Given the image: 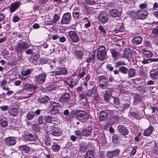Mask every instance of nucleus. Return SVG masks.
Segmentation results:
<instances>
[{
	"mask_svg": "<svg viewBox=\"0 0 158 158\" xmlns=\"http://www.w3.org/2000/svg\"><path fill=\"white\" fill-rule=\"evenodd\" d=\"M69 41L70 42L74 43L78 42L79 38L76 32L73 31H70L69 32Z\"/></svg>",
	"mask_w": 158,
	"mask_h": 158,
	"instance_id": "423d86ee",
	"label": "nucleus"
},
{
	"mask_svg": "<svg viewBox=\"0 0 158 158\" xmlns=\"http://www.w3.org/2000/svg\"><path fill=\"white\" fill-rule=\"evenodd\" d=\"M117 129L118 131L123 135H127L129 132V131L127 128L123 125L118 126Z\"/></svg>",
	"mask_w": 158,
	"mask_h": 158,
	"instance_id": "ddd939ff",
	"label": "nucleus"
},
{
	"mask_svg": "<svg viewBox=\"0 0 158 158\" xmlns=\"http://www.w3.org/2000/svg\"><path fill=\"white\" fill-rule=\"evenodd\" d=\"M153 128L151 126H149L148 128L145 129L143 133V135L144 136H149L152 133Z\"/></svg>",
	"mask_w": 158,
	"mask_h": 158,
	"instance_id": "bb28decb",
	"label": "nucleus"
},
{
	"mask_svg": "<svg viewBox=\"0 0 158 158\" xmlns=\"http://www.w3.org/2000/svg\"><path fill=\"white\" fill-rule=\"evenodd\" d=\"M76 135L78 136L79 138L81 139L82 138V133L80 131L77 130L75 131Z\"/></svg>",
	"mask_w": 158,
	"mask_h": 158,
	"instance_id": "680f3d73",
	"label": "nucleus"
},
{
	"mask_svg": "<svg viewBox=\"0 0 158 158\" xmlns=\"http://www.w3.org/2000/svg\"><path fill=\"white\" fill-rule=\"evenodd\" d=\"M27 89H36L37 87L33 84H27L26 85Z\"/></svg>",
	"mask_w": 158,
	"mask_h": 158,
	"instance_id": "3c124183",
	"label": "nucleus"
},
{
	"mask_svg": "<svg viewBox=\"0 0 158 158\" xmlns=\"http://www.w3.org/2000/svg\"><path fill=\"white\" fill-rule=\"evenodd\" d=\"M31 69H27L21 72V74L23 76H25L29 75L31 72Z\"/></svg>",
	"mask_w": 158,
	"mask_h": 158,
	"instance_id": "a19ab883",
	"label": "nucleus"
},
{
	"mask_svg": "<svg viewBox=\"0 0 158 158\" xmlns=\"http://www.w3.org/2000/svg\"><path fill=\"white\" fill-rule=\"evenodd\" d=\"M8 113L10 116L15 117L18 113V108L14 107H11L8 110Z\"/></svg>",
	"mask_w": 158,
	"mask_h": 158,
	"instance_id": "f3484780",
	"label": "nucleus"
},
{
	"mask_svg": "<svg viewBox=\"0 0 158 158\" xmlns=\"http://www.w3.org/2000/svg\"><path fill=\"white\" fill-rule=\"evenodd\" d=\"M94 151L92 150H89L87 151L85 156H94L93 154Z\"/></svg>",
	"mask_w": 158,
	"mask_h": 158,
	"instance_id": "4d7b16f0",
	"label": "nucleus"
},
{
	"mask_svg": "<svg viewBox=\"0 0 158 158\" xmlns=\"http://www.w3.org/2000/svg\"><path fill=\"white\" fill-rule=\"evenodd\" d=\"M85 3L90 5H93L95 4V2L94 0H85Z\"/></svg>",
	"mask_w": 158,
	"mask_h": 158,
	"instance_id": "5fc2aeb1",
	"label": "nucleus"
},
{
	"mask_svg": "<svg viewBox=\"0 0 158 158\" xmlns=\"http://www.w3.org/2000/svg\"><path fill=\"white\" fill-rule=\"evenodd\" d=\"M111 97V93L108 92L106 93L104 96V99L105 101H108Z\"/></svg>",
	"mask_w": 158,
	"mask_h": 158,
	"instance_id": "49530a36",
	"label": "nucleus"
},
{
	"mask_svg": "<svg viewBox=\"0 0 158 158\" xmlns=\"http://www.w3.org/2000/svg\"><path fill=\"white\" fill-rule=\"evenodd\" d=\"M152 151L155 154L158 155V146L157 145L156 142H155V145L153 147Z\"/></svg>",
	"mask_w": 158,
	"mask_h": 158,
	"instance_id": "8fccbe9b",
	"label": "nucleus"
},
{
	"mask_svg": "<svg viewBox=\"0 0 158 158\" xmlns=\"http://www.w3.org/2000/svg\"><path fill=\"white\" fill-rule=\"evenodd\" d=\"M49 0H39V4L40 5H43L46 4Z\"/></svg>",
	"mask_w": 158,
	"mask_h": 158,
	"instance_id": "bf43d9fd",
	"label": "nucleus"
},
{
	"mask_svg": "<svg viewBox=\"0 0 158 158\" xmlns=\"http://www.w3.org/2000/svg\"><path fill=\"white\" fill-rule=\"evenodd\" d=\"M53 76H59L60 75L59 69L56 71H52L51 72Z\"/></svg>",
	"mask_w": 158,
	"mask_h": 158,
	"instance_id": "6e6d98bb",
	"label": "nucleus"
},
{
	"mask_svg": "<svg viewBox=\"0 0 158 158\" xmlns=\"http://www.w3.org/2000/svg\"><path fill=\"white\" fill-rule=\"evenodd\" d=\"M8 124V121L2 119H0V125L3 127H6Z\"/></svg>",
	"mask_w": 158,
	"mask_h": 158,
	"instance_id": "58836bf2",
	"label": "nucleus"
},
{
	"mask_svg": "<svg viewBox=\"0 0 158 158\" xmlns=\"http://www.w3.org/2000/svg\"><path fill=\"white\" fill-rule=\"evenodd\" d=\"M137 147L136 146H134L131 152V154L134 156L136 153V151Z\"/></svg>",
	"mask_w": 158,
	"mask_h": 158,
	"instance_id": "69168bd1",
	"label": "nucleus"
},
{
	"mask_svg": "<svg viewBox=\"0 0 158 158\" xmlns=\"http://www.w3.org/2000/svg\"><path fill=\"white\" fill-rule=\"evenodd\" d=\"M134 103L136 104L141 100V96L139 95L136 94L134 97Z\"/></svg>",
	"mask_w": 158,
	"mask_h": 158,
	"instance_id": "ea45409f",
	"label": "nucleus"
},
{
	"mask_svg": "<svg viewBox=\"0 0 158 158\" xmlns=\"http://www.w3.org/2000/svg\"><path fill=\"white\" fill-rule=\"evenodd\" d=\"M28 134L24 137V139L26 141H32L31 138L28 136Z\"/></svg>",
	"mask_w": 158,
	"mask_h": 158,
	"instance_id": "0e129e2a",
	"label": "nucleus"
},
{
	"mask_svg": "<svg viewBox=\"0 0 158 158\" xmlns=\"http://www.w3.org/2000/svg\"><path fill=\"white\" fill-rule=\"evenodd\" d=\"M152 32L154 34L158 35V28L157 27L153 28L152 30Z\"/></svg>",
	"mask_w": 158,
	"mask_h": 158,
	"instance_id": "e2e57ef3",
	"label": "nucleus"
},
{
	"mask_svg": "<svg viewBox=\"0 0 158 158\" xmlns=\"http://www.w3.org/2000/svg\"><path fill=\"white\" fill-rule=\"evenodd\" d=\"M38 122L39 125L45 126L46 124L45 116L43 115L39 116L38 118Z\"/></svg>",
	"mask_w": 158,
	"mask_h": 158,
	"instance_id": "412c9836",
	"label": "nucleus"
},
{
	"mask_svg": "<svg viewBox=\"0 0 158 158\" xmlns=\"http://www.w3.org/2000/svg\"><path fill=\"white\" fill-rule=\"evenodd\" d=\"M106 55V51L104 46H99L98 49L97 54V59L99 60H103L104 59Z\"/></svg>",
	"mask_w": 158,
	"mask_h": 158,
	"instance_id": "7ed1b4c3",
	"label": "nucleus"
},
{
	"mask_svg": "<svg viewBox=\"0 0 158 158\" xmlns=\"http://www.w3.org/2000/svg\"><path fill=\"white\" fill-rule=\"evenodd\" d=\"M48 134L54 137H59L62 134V131L61 129L54 126H49L48 127Z\"/></svg>",
	"mask_w": 158,
	"mask_h": 158,
	"instance_id": "f257e3e1",
	"label": "nucleus"
},
{
	"mask_svg": "<svg viewBox=\"0 0 158 158\" xmlns=\"http://www.w3.org/2000/svg\"><path fill=\"white\" fill-rule=\"evenodd\" d=\"M52 150L56 152H58L60 148V146L57 144H54L52 145Z\"/></svg>",
	"mask_w": 158,
	"mask_h": 158,
	"instance_id": "4c0bfd02",
	"label": "nucleus"
},
{
	"mask_svg": "<svg viewBox=\"0 0 158 158\" xmlns=\"http://www.w3.org/2000/svg\"><path fill=\"white\" fill-rule=\"evenodd\" d=\"M154 69H153L150 72V76L153 79H155L158 77V71H154Z\"/></svg>",
	"mask_w": 158,
	"mask_h": 158,
	"instance_id": "c756f323",
	"label": "nucleus"
},
{
	"mask_svg": "<svg viewBox=\"0 0 158 158\" xmlns=\"http://www.w3.org/2000/svg\"><path fill=\"white\" fill-rule=\"evenodd\" d=\"M60 19L59 16L57 14H55L54 16L53 19V22L54 23H56L57 21H59Z\"/></svg>",
	"mask_w": 158,
	"mask_h": 158,
	"instance_id": "864d4df0",
	"label": "nucleus"
},
{
	"mask_svg": "<svg viewBox=\"0 0 158 158\" xmlns=\"http://www.w3.org/2000/svg\"><path fill=\"white\" fill-rule=\"evenodd\" d=\"M114 103L116 105H119L120 102L118 98L117 97L114 98Z\"/></svg>",
	"mask_w": 158,
	"mask_h": 158,
	"instance_id": "052dcab7",
	"label": "nucleus"
},
{
	"mask_svg": "<svg viewBox=\"0 0 158 158\" xmlns=\"http://www.w3.org/2000/svg\"><path fill=\"white\" fill-rule=\"evenodd\" d=\"M119 71L123 74H126L127 73L128 70L127 68L124 66H122L119 68Z\"/></svg>",
	"mask_w": 158,
	"mask_h": 158,
	"instance_id": "e433bc0d",
	"label": "nucleus"
},
{
	"mask_svg": "<svg viewBox=\"0 0 158 158\" xmlns=\"http://www.w3.org/2000/svg\"><path fill=\"white\" fill-rule=\"evenodd\" d=\"M46 77L45 73H41L38 76H35L34 79L35 82L38 84H42L45 81Z\"/></svg>",
	"mask_w": 158,
	"mask_h": 158,
	"instance_id": "0eeeda50",
	"label": "nucleus"
},
{
	"mask_svg": "<svg viewBox=\"0 0 158 158\" xmlns=\"http://www.w3.org/2000/svg\"><path fill=\"white\" fill-rule=\"evenodd\" d=\"M131 115L133 117H136L139 115L138 112H133L131 113Z\"/></svg>",
	"mask_w": 158,
	"mask_h": 158,
	"instance_id": "774afa93",
	"label": "nucleus"
},
{
	"mask_svg": "<svg viewBox=\"0 0 158 158\" xmlns=\"http://www.w3.org/2000/svg\"><path fill=\"white\" fill-rule=\"evenodd\" d=\"M143 39L141 36H136L133 38L132 40V43L134 45H137L140 44L142 41Z\"/></svg>",
	"mask_w": 158,
	"mask_h": 158,
	"instance_id": "a211bd4d",
	"label": "nucleus"
},
{
	"mask_svg": "<svg viewBox=\"0 0 158 158\" xmlns=\"http://www.w3.org/2000/svg\"><path fill=\"white\" fill-rule=\"evenodd\" d=\"M5 141L6 145L11 146L15 145L16 143V139L13 137H9L6 138Z\"/></svg>",
	"mask_w": 158,
	"mask_h": 158,
	"instance_id": "9b49d317",
	"label": "nucleus"
},
{
	"mask_svg": "<svg viewBox=\"0 0 158 158\" xmlns=\"http://www.w3.org/2000/svg\"><path fill=\"white\" fill-rule=\"evenodd\" d=\"M119 137L117 135H114L112 137V142L114 143H117Z\"/></svg>",
	"mask_w": 158,
	"mask_h": 158,
	"instance_id": "37998d69",
	"label": "nucleus"
},
{
	"mask_svg": "<svg viewBox=\"0 0 158 158\" xmlns=\"http://www.w3.org/2000/svg\"><path fill=\"white\" fill-rule=\"evenodd\" d=\"M92 129L91 126H89L82 130V133L83 135L85 137L90 136L92 134Z\"/></svg>",
	"mask_w": 158,
	"mask_h": 158,
	"instance_id": "f8f14e48",
	"label": "nucleus"
},
{
	"mask_svg": "<svg viewBox=\"0 0 158 158\" xmlns=\"http://www.w3.org/2000/svg\"><path fill=\"white\" fill-rule=\"evenodd\" d=\"M45 144L48 146H50L51 145V139L50 137L46 136L44 139Z\"/></svg>",
	"mask_w": 158,
	"mask_h": 158,
	"instance_id": "72a5a7b5",
	"label": "nucleus"
},
{
	"mask_svg": "<svg viewBox=\"0 0 158 158\" xmlns=\"http://www.w3.org/2000/svg\"><path fill=\"white\" fill-rule=\"evenodd\" d=\"M98 29L103 35L106 34V30L101 25H100L98 27Z\"/></svg>",
	"mask_w": 158,
	"mask_h": 158,
	"instance_id": "09e8293b",
	"label": "nucleus"
},
{
	"mask_svg": "<svg viewBox=\"0 0 158 158\" xmlns=\"http://www.w3.org/2000/svg\"><path fill=\"white\" fill-rule=\"evenodd\" d=\"M148 13L145 10H139L135 13V17L139 19H144L148 16Z\"/></svg>",
	"mask_w": 158,
	"mask_h": 158,
	"instance_id": "1a4fd4ad",
	"label": "nucleus"
},
{
	"mask_svg": "<svg viewBox=\"0 0 158 158\" xmlns=\"http://www.w3.org/2000/svg\"><path fill=\"white\" fill-rule=\"evenodd\" d=\"M83 22L85 23L84 26L85 28H88L90 27L91 23L87 18L85 17L83 19Z\"/></svg>",
	"mask_w": 158,
	"mask_h": 158,
	"instance_id": "473e14b6",
	"label": "nucleus"
},
{
	"mask_svg": "<svg viewBox=\"0 0 158 158\" xmlns=\"http://www.w3.org/2000/svg\"><path fill=\"white\" fill-rule=\"evenodd\" d=\"M98 20L103 23H106L108 20L107 15L105 13H102L98 16Z\"/></svg>",
	"mask_w": 158,
	"mask_h": 158,
	"instance_id": "2eb2a0df",
	"label": "nucleus"
},
{
	"mask_svg": "<svg viewBox=\"0 0 158 158\" xmlns=\"http://www.w3.org/2000/svg\"><path fill=\"white\" fill-rule=\"evenodd\" d=\"M74 114L77 115L78 118L80 120L84 119H87L89 118V115L86 112L81 110H77L74 113Z\"/></svg>",
	"mask_w": 158,
	"mask_h": 158,
	"instance_id": "20e7f679",
	"label": "nucleus"
},
{
	"mask_svg": "<svg viewBox=\"0 0 158 158\" xmlns=\"http://www.w3.org/2000/svg\"><path fill=\"white\" fill-rule=\"evenodd\" d=\"M142 52L146 57L150 58L153 56V53L150 51L147 50L146 48L142 49Z\"/></svg>",
	"mask_w": 158,
	"mask_h": 158,
	"instance_id": "5701e85b",
	"label": "nucleus"
},
{
	"mask_svg": "<svg viewBox=\"0 0 158 158\" xmlns=\"http://www.w3.org/2000/svg\"><path fill=\"white\" fill-rule=\"evenodd\" d=\"M46 120V123L48 122L49 123H52L53 121V117L52 116L48 115L45 116Z\"/></svg>",
	"mask_w": 158,
	"mask_h": 158,
	"instance_id": "a18cd8bd",
	"label": "nucleus"
},
{
	"mask_svg": "<svg viewBox=\"0 0 158 158\" xmlns=\"http://www.w3.org/2000/svg\"><path fill=\"white\" fill-rule=\"evenodd\" d=\"M151 63L150 59L147 60H145L142 61V63L144 64H146Z\"/></svg>",
	"mask_w": 158,
	"mask_h": 158,
	"instance_id": "338daca9",
	"label": "nucleus"
},
{
	"mask_svg": "<svg viewBox=\"0 0 158 158\" xmlns=\"http://www.w3.org/2000/svg\"><path fill=\"white\" fill-rule=\"evenodd\" d=\"M99 83L100 86L102 88H105L108 85L107 79L104 76H101L98 77Z\"/></svg>",
	"mask_w": 158,
	"mask_h": 158,
	"instance_id": "9d476101",
	"label": "nucleus"
},
{
	"mask_svg": "<svg viewBox=\"0 0 158 158\" xmlns=\"http://www.w3.org/2000/svg\"><path fill=\"white\" fill-rule=\"evenodd\" d=\"M70 98V95L69 93H65L62 95L61 98V101L63 102H67L69 101Z\"/></svg>",
	"mask_w": 158,
	"mask_h": 158,
	"instance_id": "4be33fe9",
	"label": "nucleus"
},
{
	"mask_svg": "<svg viewBox=\"0 0 158 158\" xmlns=\"http://www.w3.org/2000/svg\"><path fill=\"white\" fill-rule=\"evenodd\" d=\"M71 20V16L69 13H65L63 16L61 20L60 21L61 24H69Z\"/></svg>",
	"mask_w": 158,
	"mask_h": 158,
	"instance_id": "6e6552de",
	"label": "nucleus"
},
{
	"mask_svg": "<svg viewBox=\"0 0 158 158\" xmlns=\"http://www.w3.org/2000/svg\"><path fill=\"white\" fill-rule=\"evenodd\" d=\"M143 44L144 46L147 48H151L152 47V44L150 42L146 40L144 41Z\"/></svg>",
	"mask_w": 158,
	"mask_h": 158,
	"instance_id": "de8ad7c7",
	"label": "nucleus"
},
{
	"mask_svg": "<svg viewBox=\"0 0 158 158\" xmlns=\"http://www.w3.org/2000/svg\"><path fill=\"white\" fill-rule=\"evenodd\" d=\"M60 75H66L68 73V71L66 69L64 68H61L59 69Z\"/></svg>",
	"mask_w": 158,
	"mask_h": 158,
	"instance_id": "79ce46f5",
	"label": "nucleus"
},
{
	"mask_svg": "<svg viewBox=\"0 0 158 158\" xmlns=\"http://www.w3.org/2000/svg\"><path fill=\"white\" fill-rule=\"evenodd\" d=\"M49 99L48 97L44 96L40 100V102L41 103H44L48 101Z\"/></svg>",
	"mask_w": 158,
	"mask_h": 158,
	"instance_id": "c03bdc74",
	"label": "nucleus"
},
{
	"mask_svg": "<svg viewBox=\"0 0 158 158\" xmlns=\"http://www.w3.org/2000/svg\"><path fill=\"white\" fill-rule=\"evenodd\" d=\"M120 150L116 149L112 151L108 152L107 153V156L110 158L118 156L119 155Z\"/></svg>",
	"mask_w": 158,
	"mask_h": 158,
	"instance_id": "dca6fc26",
	"label": "nucleus"
},
{
	"mask_svg": "<svg viewBox=\"0 0 158 158\" xmlns=\"http://www.w3.org/2000/svg\"><path fill=\"white\" fill-rule=\"evenodd\" d=\"M19 149L22 152L27 153L30 151V148L27 145H22L19 146Z\"/></svg>",
	"mask_w": 158,
	"mask_h": 158,
	"instance_id": "b1692460",
	"label": "nucleus"
},
{
	"mask_svg": "<svg viewBox=\"0 0 158 158\" xmlns=\"http://www.w3.org/2000/svg\"><path fill=\"white\" fill-rule=\"evenodd\" d=\"M95 90L94 89H89L87 91V95L89 96H91L95 93Z\"/></svg>",
	"mask_w": 158,
	"mask_h": 158,
	"instance_id": "603ef678",
	"label": "nucleus"
},
{
	"mask_svg": "<svg viewBox=\"0 0 158 158\" xmlns=\"http://www.w3.org/2000/svg\"><path fill=\"white\" fill-rule=\"evenodd\" d=\"M110 51L112 57L115 59H117L120 55V53L119 52L116 51L114 48L110 49Z\"/></svg>",
	"mask_w": 158,
	"mask_h": 158,
	"instance_id": "aec40b11",
	"label": "nucleus"
},
{
	"mask_svg": "<svg viewBox=\"0 0 158 158\" xmlns=\"http://www.w3.org/2000/svg\"><path fill=\"white\" fill-rule=\"evenodd\" d=\"M77 59L81 60L82 59L83 53L80 50L75 51L73 53Z\"/></svg>",
	"mask_w": 158,
	"mask_h": 158,
	"instance_id": "393cba45",
	"label": "nucleus"
},
{
	"mask_svg": "<svg viewBox=\"0 0 158 158\" xmlns=\"http://www.w3.org/2000/svg\"><path fill=\"white\" fill-rule=\"evenodd\" d=\"M40 57V55L38 53L33 54L31 56L30 61L33 63L36 62L37 60Z\"/></svg>",
	"mask_w": 158,
	"mask_h": 158,
	"instance_id": "a878e982",
	"label": "nucleus"
},
{
	"mask_svg": "<svg viewBox=\"0 0 158 158\" xmlns=\"http://www.w3.org/2000/svg\"><path fill=\"white\" fill-rule=\"evenodd\" d=\"M110 14L111 16L114 17H119L120 15V12L116 9H114L110 10Z\"/></svg>",
	"mask_w": 158,
	"mask_h": 158,
	"instance_id": "cd10ccee",
	"label": "nucleus"
},
{
	"mask_svg": "<svg viewBox=\"0 0 158 158\" xmlns=\"http://www.w3.org/2000/svg\"><path fill=\"white\" fill-rule=\"evenodd\" d=\"M35 113L33 111H30L27 114L26 118L29 120H32L35 117Z\"/></svg>",
	"mask_w": 158,
	"mask_h": 158,
	"instance_id": "2f4dec72",
	"label": "nucleus"
},
{
	"mask_svg": "<svg viewBox=\"0 0 158 158\" xmlns=\"http://www.w3.org/2000/svg\"><path fill=\"white\" fill-rule=\"evenodd\" d=\"M105 110H102L99 113V119L101 122L106 121L108 118V114Z\"/></svg>",
	"mask_w": 158,
	"mask_h": 158,
	"instance_id": "4468645a",
	"label": "nucleus"
},
{
	"mask_svg": "<svg viewBox=\"0 0 158 158\" xmlns=\"http://www.w3.org/2000/svg\"><path fill=\"white\" fill-rule=\"evenodd\" d=\"M136 70L135 69L130 68L128 70V73L129 77H133L135 76Z\"/></svg>",
	"mask_w": 158,
	"mask_h": 158,
	"instance_id": "7c9ffc66",
	"label": "nucleus"
},
{
	"mask_svg": "<svg viewBox=\"0 0 158 158\" xmlns=\"http://www.w3.org/2000/svg\"><path fill=\"white\" fill-rule=\"evenodd\" d=\"M20 6V3L19 2H15L12 3L10 7V11L11 13H13Z\"/></svg>",
	"mask_w": 158,
	"mask_h": 158,
	"instance_id": "6ab92c4d",
	"label": "nucleus"
},
{
	"mask_svg": "<svg viewBox=\"0 0 158 158\" xmlns=\"http://www.w3.org/2000/svg\"><path fill=\"white\" fill-rule=\"evenodd\" d=\"M30 46V45L24 41L18 43L15 47V50L17 52H21L23 50H26Z\"/></svg>",
	"mask_w": 158,
	"mask_h": 158,
	"instance_id": "39448f33",
	"label": "nucleus"
},
{
	"mask_svg": "<svg viewBox=\"0 0 158 158\" xmlns=\"http://www.w3.org/2000/svg\"><path fill=\"white\" fill-rule=\"evenodd\" d=\"M20 19V18L17 16H15L13 17L12 20L14 22H18Z\"/></svg>",
	"mask_w": 158,
	"mask_h": 158,
	"instance_id": "13d9d810",
	"label": "nucleus"
},
{
	"mask_svg": "<svg viewBox=\"0 0 158 158\" xmlns=\"http://www.w3.org/2000/svg\"><path fill=\"white\" fill-rule=\"evenodd\" d=\"M50 110V113L52 114H56L59 112V109L61 108V106L59 103L54 101H51L49 104Z\"/></svg>",
	"mask_w": 158,
	"mask_h": 158,
	"instance_id": "f03ea898",
	"label": "nucleus"
},
{
	"mask_svg": "<svg viewBox=\"0 0 158 158\" xmlns=\"http://www.w3.org/2000/svg\"><path fill=\"white\" fill-rule=\"evenodd\" d=\"M28 135L31 138L32 141H35L37 139V135L34 133H29Z\"/></svg>",
	"mask_w": 158,
	"mask_h": 158,
	"instance_id": "c9c22d12",
	"label": "nucleus"
},
{
	"mask_svg": "<svg viewBox=\"0 0 158 158\" xmlns=\"http://www.w3.org/2000/svg\"><path fill=\"white\" fill-rule=\"evenodd\" d=\"M76 10L75 9L73 12V17L75 19L78 18L79 15V10L76 8Z\"/></svg>",
	"mask_w": 158,
	"mask_h": 158,
	"instance_id": "f704fd0d",
	"label": "nucleus"
},
{
	"mask_svg": "<svg viewBox=\"0 0 158 158\" xmlns=\"http://www.w3.org/2000/svg\"><path fill=\"white\" fill-rule=\"evenodd\" d=\"M132 56V54L131 50L129 48L125 49L124 56L127 58H131Z\"/></svg>",
	"mask_w": 158,
	"mask_h": 158,
	"instance_id": "c85d7f7f",
	"label": "nucleus"
}]
</instances>
